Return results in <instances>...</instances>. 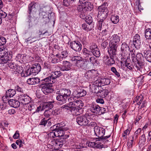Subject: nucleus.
Here are the masks:
<instances>
[{
	"instance_id": "obj_36",
	"label": "nucleus",
	"mask_w": 151,
	"mask_h": 151,
	"mask_svg": "<svg viewBox=\"0 0 151 151\" xmlns=\"http://www.w3.org/2000/svg\"><path fill=\"white\" fill-rule=\"evenodd\" d=\"M75 93V94L77 97H80L84 96L86 94V91L83 89H78Z\"/></svg>"
},
{
	"instance_id": "obj_49",
	"label": "nucleus",
	"mask_w": 151,
	"mask_h": 151,
	"mask_svg": "<svg viewBox=\"0 0 151 151\" xmlns=\"http://www.w3.org/2000/svg\"><path fill=\"white\" fill-rule=\"evenodd\" d=\"M110 20L113 23L116 24L119 21V17L117 15H112L110 18Z\"/></svg>"
},
{
	"instance_id": "obj_54",
	"label": "nucleus",
	"mask_w": 151,
	"mask_h": 151,
	"mask_svg": "<svg viewBox=\"0 0 151 151\" xmlns=\"http://www.w3.org/2000/svg\"><path fill=\"white\" fill-rule=\"evenodd\" d=\"M85 20L86 22L89 24H91L93 22V19L92 17L90 15L87 16L86 17Z\"/></svg>"
},
{
	"instance_id": "obj_35",
	"label": "nucleus",
	"mask_w": 151,
	"mask_h": 151,
	"mask_svg": "<svg viewBox=\"0 0 151 151\" xmlns=\"http://www.w3.org/2000/svg\"><path fill=\"white\" fill-rule=\"evenodd\" d=\"M105 19H101L98 21V29L101 30L105 28H107L106 25L105 24Z\"/></svg>"
},
{
	"instance_id": "obj_44",
	"label": "nucleus",
	"mask_w": 151,
	"mask_h": 151,
	"mask_svg": "<svg viewBox=\"0 0 151 151\" xmlns=\"http://www.w3.org/2000/svg\"><path fill=\"white\" fill-rule=\"evenodd\" d=\"M55 102L54 100L50 102H48L45 103L43 105L44 108H47L48 109H51L53 107V104Z\"/></svg>"
},
{
	"instance_id": "obj_4",
	"label": "nucleus",
	"mask_w": 151,
	"mask_h": 151,
	"mask_svg": "<svg viewBox=\"0 0 151 151\" xmlns=\"http://www.w3.org/2000/svg\"><path fill=\"white\" fill-rule=\"evenodd\" d=\"M110 40L109 43V47L108 48L110 50V52H114L116 51L117 48L118 46V44L120 40V38L117 34L113 35L110 38Z\"/></svg>"
},
{
	"instance_id": "obj_23",
	"label": "nucleus",
	"mask_w": 151,
	"mask_h": 151,
	"mask_svg": "<svg viewBox=\"0 0 151 151\" xmlns=\"http://www.w3.org/2000/svg\"><path fill=\"white\" fill-rule=\"evenodd\" d=\"M133 44L135 47L138 49L141 44L140 36L138 34H136L133 38Z\"/></svg>"
},
{
	"instance_id": "obj_60",
	"label": "nucleus",
	"mask_w": 151,
	"mask_h": 151,
	"mask_svg": "<svg viewBox=\"0 0 151 151\" xmlns=\"http://www.w3.org/2000/svg\"><path fill=\"white\" fill-rule=\"evenodd\" d=\"M6 42V38L3 37H0V46L5 45Z\"/></svg>"
},
{
	"instance_id": "obj_59",
	"label": "nucleus",
	"mask_w": 151,
	"mask_h": 151,
	"mask_svg": "<svg viewBox=\"0 0 151 151\" xmlns=\"http://www.w3.org/2000/svg\"><path fill=\"white\" fill-rule=\"evenodd\" d=\"M67 99H68V101L69 102V103H68V104H69L71 106H73L74 102L76 101L75 100H74L73 97H69Z\"/></svg>"
},
{
	"instance_id": "obj_58",
	"label": "nucleus",
	"mask_w": 151,
	"mask_h": 151,
	"mask_svg": "<svg viewBox=\"0 0 151 151\" xmlns=\"http://www.w3.org/2000/svg\"><path fill=\"white\" fill-rule=\"evenodd\" d=\"M88 147L95 148L96 142H92L90 141H87L86 144Z\"/></svg>"
},
{
	"instance_id": "obj_22",
	"label": "nucleus",
	"mask_w": 151,
	"mask_h": 151,
	"mask_svg": "<svg viewBox=\"0 0 151 151\" xmlns=\"http://www.w3.org/2000/svg\"><path fill=\"white\" fill-rule=\"evenodd\" d=\"M16 91L15 90L13 89H9V90L6 91V95L4 96H3L2 97V99L3 101H5L6 102L7 101L8 97H13L16 94Z\"/></svg>"
},
{
	"instance_id": "obj_64",
	"label": "nucleus",
	"mask_w": 151,
	"mask_h": 151,
	"mask_svg": "<svg viewBox=\"0 0 151 151\" xmlns=\"http://www.w3.org/2000/svg\"><path fill=\"white\" fill-rule=\"evenodd\" d=\"M86 12H84L83 11L81 12V13L80 14L79 16L81 19L85 20L86 19V17L87 16L86 15Z\"/></svg>"
},
{
	"instance_id": "obj_12",
	"label": "nucleus",
	"mask_w": 151,
	"mask_h": 151,
	"mask_svg": "<svg viewBox=\"0 0 151 151\" xmlns=\"http://www.w3.org/2000/svg\"><path fill=\"white\" fill-rule=\"evenodd\" d=\"M83 103L81 100H77L74 102L73 105L75 108L74 115H78L82 114L83 111Z\"/></svg>"
},
{
	"instance_id": "obj_39",
	"label": "nucleus",
	"mask_w": 151,
	"mask_h": 151,
	"mask_svg": "<svg viewBox=\"0 0 151 151\" xmlns=\"http://www.w3.org/2000/svg\"><path fill=\"white\" fill-rule=\"evenodd\" d=\"M109 93V91L107 89H104L101 87V90H100L98 95L99 96L102 98L106 97Z\"/></svg>"
},
{
	"instance_id": "obj_20",
	"label": "nucleus",
	"mask_w": 151,
	"mask_h": 151,
	"mask_svg": "<svg viewBox=\"0 0 151 151\" xmlns=\"http://www.w3.org/2000/svg\"><path fill=\"white\" fill-rule=\"evenodd\" d=\"M11 59V58L9 59L6 63L4 64L8 63L7 64L8 66L12 69V71H14V70H16L17 72L18 73H19L20 69H21L22 70V68L20 66H17L14 62H13L12 60H10Z\"/></svg>"
},
{
	"instance_id": "obj_1",
	"label": "nucleus",
	"mask_w": 151,
	"mask_h": 151,
	"mask_svg": "<svg viewBox=\"0 0 151 151\" xmlns=\"http://www.w3.org/2000/svg\"><path fill=\"white\" fill-rule=\"evenodd\" d=\"M71 92L68 89L62 88L60 89L56 93L58 95L56 96L57 100L59 101V103L62 105L66 103L67 99L69 97Z\"/></svg>"
},
{
	"instance_id": "obj_3",
	"label": "nucleus",
	"mask_w": 151,
	"mask_h": 151,
	"mask_svg": "<svg viewBox=\"0 0 151 151\" xmlns=\"http://www.w3.org/2000/svg\"><path fill=\"white\" fill-rule=\"evenodd\" d=\"M144 57L141 53H138L135 56V59L132 60L134 67L137 70H140L144 65Z\"/></svg>"
},
{
	"instance_id": "obj_5",
	"label": "nucleus",
	"mask_w": 151,
	"mask_h": 151,
	"mask_svg": "<svg viewBox=\"0 0 151 151\" xmlns=\"http://www.w3.org/2000/svg\"><path fill=\"white\" fill-rule=\"evenodd\" d=\"M0 64H4L12 57V53L11 52L7 51L5 48L0 47Z\"/></svg>"
},
{
	"instance_id": "obj_2",
	"label": "nucleus",
	"mask_w": 151,
	"mask_h": 151,
	"mask_svg": "<svg viewBox=\"0 0 151 151\" xmlns=\"http://www.w3.org/2000/svg\"><path fill=\"white\" fill-rule=\"evenodd\" d=\"M52 82L49 81V78H45L41 80L40 88L42 91L45 95L53 91V89L52 88Z\"/></svg>"
},
{
	"instance_id": "obj_25",
	"label": "nucleus",
	"mask_w": 151,
	"mask_h": 151,
	"mask_svg": "<svg viewBox=\"0 0 151 151\" xmlns=\"http://www.w3.org/2000/svg\"><path fill=\"white\" fill-rule=\"evenodd\" d=\"M38 5L34 2H31L28 6V12L29 14H31L32 12H36L38 9Z\"/></svg>"
},
{
	"instance_id": "obj_6",
	"label": "nucleus",
	"mask_w": 151,
	"mask_h": 151,
	"mask_svg": "<svg viewBox=\"0 0 151 151\" xmlns=\"http://www.w3.org/2000/svg\"><path fill=\"white\" fill-rule=\"evenodd\" d=\"M51 130L55 131L56 135L57 137H62L63 138H67L69 136L67 135H64L65 131H66L68 129L67 127L61 126L60 124L59 126L54 125L51 127Z\"/></svg>"
},
{
	"instance_id": "obj_21",
	"label": "nucleus",
	"mask_w": 151,
	"mask_h": 151,
	"mask_svg": "<svg viewBox=\"0 0 151 151\" xmlns=\"http://www.w3.org/2000/svg\"><path fill=\"white\" fill-rule=\"evenodd\" d=\"M60 108L63 110H65L68 113H71L73 115H74L75 113L74 111L75 110V108L74 107V106H71L69 104H67L63 105Z\"/></svg>"
},
{
	"instance_id": "obj_32",
	"label": "nucleus",
	"mask_w": 151,
	"mask_h": 151,
	"mask_svg": "<svg viewBox=\"0 0 151 151\" xmlns=\"http://www.w3.org/2000/svg\"><path fill=\"white\" fill-rule=\"evenodd\" d=\"M71 66V65L70 62L67 61H64L60 70L63 71L69 70L70 69Z\"/></svg>"
},
{
	"instance_id": "obj_7",
	"label": "nucleus",
	"mask_w": 151,
	"mask_h": 151,
	"mask_svg": "<svg viewBox=\"0 0 151 151\" xmlns=\"http://www.w3.org/2000/svg\"><path fill=\"white\" fill-rule=\"evenodd\" d=\"M73 61L75 62V65L79 68L86 69L87 67V64L84 60L83 58L80 56H75L72 58Z\"/></svg>"
},
{
	"instance_id": "obj_63",
	"label": "nucleus",
	"mask_w": 151,
	"mask_h": 151,
	"mask_svg": "<svg viewBox=\"0 0 151 151\" xmlns=\"http://www.w3.org/2000/svg\"><path fill=\"white\" fill-rule=\"evenodd\" d=\"M86 125L90 128H92L93 127L95 128L96 127H98L97 126V124L94 122H91L89 124H88Z\"/></svg>"
},
{
	"instance_id": "obj_14",
	"label": "nucleus",
	"mask_w": 151,
	"mask_h": 151,
	"mask_svg": "<svg viewBox=\"0 0 151 151\" xmlns=\"http://www.w3.org/2000/svg\"><path fill=\"white\" fill-rule=\"evenodd\" d=\"M99 74L98 71L95 70H92L88 71L85 74L86 78L91 81H95L99 77Z\"/></svg>"
},
{
	"instance_id": "obj_61",
	"label": "nucleus",
	"mask_w": 151,
	"mask_h": 151,
	"mask_svg": "<svg viewBox=\"0 0 151 151\" xmlns=\"http://www.w3.org/2000/svg\"><path fill=\"white\" fill-rule=\"evenodd\" d=\"M130 130V129L128 128L124 131L123 133L122 134V137L123 139H124L127 138V133L128 132H129Z\"/></svg>"
},
{
	"instance_id": "obj_41",
	"label": "nucleus",
	"mask_w": 151,
	"mask_h": 151,
	"mask_svg": "<svg viewBox=\"0 0 151 151\" xmlns=\"http://www.w3.org/2000/svg\"><path fill=\"white\" fill-rule=\"evenodd\" d=\"M64 138H61L56 139L57 146H58L59 147H61L63 144H65L66 142V139Z\"/></svg>"
},
{
	"instance_id": "obj_37",
	"label": "nucleus",
	"mask_w": 151,
	"mask_h": 151,
	"mask_svg": "<svg viewBox=\"0 0 151 151\" xmlns=\"http://www.w3.org/2000/svg\"><path fill=\"white\" fill-rule=\"evenodd\" d=\"M51 124V122L49 121V119L47 118H44L42 119L39 125L45 126L46 125L47 126H50Z\"/></svg>"
},
{
	"instance_id": "obj_34",
	"label": "nucleus",
	"mask_w": 151,
	"mask_h": 151,
	"mask_svg": "<svg viewBox=\"0 0 151 151\" xmlns=\"http://www.w3.org/2000/svg\"><path fill=\"white\" fill-rule=\"evenodd\" d=\"M141 52L144 54V56L146 60L149 62H151V51L143 49Z\"/></svg>"
},
{
	"instance_id": "obj_40",
	"label": "nucleus",
	"mask_w": 151,
	"mask_h": 151,
	"mask_svg": "<svg viewBox=\"0 0 151 151\" xmlns=\"http://www.w3.org/2000/svg\"><path fill=\"white\" fill-rule=\"evenodd\" d=\"M144 99V97L142 95L137 96L134 98L133 102H136L138 105H140Z\"/></svg>"
},
{
	"instance_id": "obj_38",
	"label": "nucleus",
	"mask_w": 151,
	"mask_h": 151,
	"mask_svg": "<svg viewBox=\"0 0 151 151\" xmlns=\"http://www.w3.org/2000/svg\"><path fill=\"white\" fill-rule=\"evenodd\" d=\"M16 60L17 61L22 63L26 61V56L24 54H19L16 56Z\"/></svg>"
},
{
	"instance_id": "obj_28",
	"label": "nucleus",
	"mask_w": 151,
	"mask_h": 151,
	"mask_svg": "<svg viewBox=\"0 0 151 151\" xmlns=\"http://www.w3.org/2000/svg\"><path fill=\"white\" fill-rule=\"evenodd\" d=\"M130 52H122V58L121 63L123 64L126 61H130Z\"/></svg>"
},
{
	"instance_id": "obj_51",
	"label": "nucleus",
	"mask_w": 151,
	"mask_h": 151,
	"mask_svg": "<svg viewBox=\"0 0 151 151\" xmlns=\"http://www.w3.org/2000/svg\"><path fill=\"white\" fill-rule=\"evenodd\" d=\"M124 64H125V65L127 67L129 70H132L134 67V65H132L131 62V60L129 61H126L125 63H123Z\"/></svg>"
},
{
	"instance_id": "obj_42",
	"label": "nucleus",
	"mask_w": 151,
	"mask_h": 151,
	"mask_svg": "<svg viewBox=\"0 0 151 151\" xmlns=\"http://www.w3.org/2000/svg\"><path fill=\"white\" fill-rule=\"evenodd\" d=\"M86 61H89L93 65H98V63H99L98 61L96 59V58L93 55L90 57L88 59V60H87Z\"/></svg>"
},
{
	"instance_id": "obj_52",
	"label": "nucleus",
	"mask_w": 151,
	"mask_h": 151,
	"mask_svg": "<svg viewBox=\"0 0 151 151\" xmlns=\"http://www.w3.org/2000/svg\"><path fill=\"white\" fill-rule=\"evenodd\" d=\"M91 52L92 54L96 57H99L101 55L100 50L98 47L97 48H96L95 50H94Z\"/></svg>"
},
{
	"instance_id": "obj_19",
	"label": "nucleus",
	"mask_w": 151,
	"mask_h": 151,
	"mask_svg": "<svg viewBox=\"0 0 151 151\" xmlns=\"http://www.w3.org/2000/svg\"><path fill=\"white\" fill-rule=\"evenodd\" d=\"M61 75V73L60 71H52L50 74V75L46 78H49L50 81H51L52 83H54L55 82L56 79L60 77Z\"/></svg>"
},
{
	"instance_id": "obj_15",
	"label": "nucleus",
	"mask_w": 151,
	"mask_h": 151,
	"mask_svg": "<svg viewBox=\"0 0 151 151\" xmlns=\"http://www.w3.org/2000/svg\"><path fill=\"white\" fill-rule=\"evenodd\" d=\"M70 48L76 52H80L82 49V45L80 42L74 40L70 42Z\"/></svg>"
},
{
	"instance_id": "obj_47",
	"label": "nucleus",
	"mask_w": 151,
	"mask_h": 151,
	"mask_svg": "<svg viewBox=\"0 0 151 151\" xmlns=\"http://www.w3.org/2000/svg\"><path fill=\"white\" fill-rule=\"evenodd\" d=\"M45 7H44L43 8H41L40 9V15L42 16L43 18L47 17L48 16L47 12V11L45 12Z\"/></svg>"
},
{
	"instance_id": "obj_24",
	"label": "nucleus",
	"mask_w": 151,
	"mask_h": 151,
	"mask_svg": "<svg viewBox=\"0 0 151 151\" xmlns=\"http://www.w3.org/2000/svg\"><path fill=\"white\" fill-rule=\"evenodd\" d=\"M81 1V0H80ZM82 4H83V9L85 10L88 11H91L93 8V6L91 4V1H81Z\"/></svg>"
},
{
	"instance_id": "obj_29",
	"label": "nucleus",
	"mask_w": 151,
	"mask_h": 151,
	"mask_svg": "<svg viewBox=\"0 0 151 151\" xmlns=\"http://www.w3.org/2000/svg\"><path fill=\"white\" fill-rule=\"evenodd\" d=\"M94 86L92 87L91 90L93 93L99 94L101 89V86L98 85L99 83L96 82V80L94 83Z\"/></svg>"
},
{
	"instance_id": "obj_50",
	"label": "nucleus",
	"mask_w": 151,
	"mask_h": 151,
	"mask_svg": "<svg viewBox=\"0 0 151 151\" xmlns=\"http://www.w3.org/2000/svg\"><path fill=\"white\" fill-rule=\"evenodd\" d=\"M143 132V134L139 138V142L140 145L141 146L145 144L146 140L145 134H144V132Z\"/></svg>"
},
{
	"instance_id": "obj_62",
	"label": "nucleus",
	"mask_w": 151,
	"mask_h": 151,
	"mask_svg": "<svg viewBox=\"0 0 151 151\" xmlns=\"http://www.w3.org/2000/svg\"><path fill=\"white\" fill-rule=\"evenodd\" d=\"M4 101V102L1 103L0 104V109L2 110L6 109V103L7 101H6V102L5 101Z\"/></svg>"
},
{
	"instance_id": "obj_43",
	"label": "nucleus",
	"mask_w": 151,
	"mask_h": 151,
	"mask_svg": "<svg viewBox=\"0 0 151 151\" xmlns=\"http://www.w3.org/2000/svg\"><path fill=\"white\" fill-rule=\"evenodd\" d=\"M121 50L122 52H130L129 47L128 45L125 42L122 44Z\"/></svg>"
},
{
	"instance_id": "obj_27",
	"label": "nucleus",
	"mask_w": 151,
	"mask_h": 151,
	"mask_svg": "<svg viewBox=\"0 0 151 151\" xmlns=\"http://www.w3.org/2000/svg\"><path fill=\"white\" fill-rule=\"evenodd\" d=\"M30 68L32 73L37 74L41 70V67L40 64L36 63L34 64Z\"/></svg>"
},
{
	"instance_id": "obj_9",
	"label": "nucleus",
	"mask_w": 151,
	"mask_h": 151,
	"mask_svg": "<svg viewBox=\"0 0 151 151\" xmlns=\"http://www.w3.org/2000/svg\"><path fill=\"white\" fill-rule=\"evenodd\" d=\"M89 106L90 110L91 112L93 113L98 114L99 115L104 113L106 111L105 108L100 107L96 104L92 103Z\"/></svg>"
},
{
	"instance_id": "obj_45",
	"label": "nucleus",
	"mask_w": 151,
	"mask_h": 151,
	"mask_svg": "<svg viewBox=\"0 0 151 151\" xmlns=\"http://www.w3.org/2000/svg\"><path fill=\"white\" fill-rule=\"evenodd\" d=\"M32 73L30 68H29L24 71L22 70L21 73V75L22 77H26L30 75Z\"/></svg>"
},
{
	"instance_id": "obj_11",
	"label": "nucleus",
	"mask_w": 151,
	"mask_h": 151,
	"mask_svg": "<svg viewBox=\"0 0 151 151\" xmlns=\"http://www.w3.org/2000/svg\"><path fill=\"white\" fill-rule=\"evenodd\" d=\"M68 56V52L66 50H63L61 54L58 53L55 55L56 58H54L51 60L52 63H56L65 59Z\"/></svg>"
},
{
	"instance_id": "obj_17",
	"label": "nucleus",
	"mask_w": 151,
	"mask_h": 151,
	"mask_svg": "<svg viewBox=\"0 0 151 151\" xmlns=\"http://www.w3.org/2000/svg\"><path fill=\"white\" fill-rule=\"evenodd\" d=\"M94 131L95 135L98 137L99 139H100L104 135L105 132V129L99 126L94 128Z\"/></svg>"
},
{
	"instance_id": "obj_55",
	"label": "nucleus",
	"mask_w": 151,
	"mask_h": 151,
	"mask_svg": "<svg viewBox=\"0 0 151 151\" xmlns=\"http://www.w3.org/2000/svg\"><path fill=\"white\" fill-rule=\"evenodd\" d=\"M134 137L133 136L131 137H130L127 142V146L128 147H131L132 146V144L133 142Z\"/></svg>"
},
{
	"instance_id": "obj_10",
	"label": "nucleus",
	"mask_w": 151,
	"mask_h": 151,
	"mask_svg": "<svg viewBox=\"0 0 151 151\" xmlns=\"http://www.w3.org/2000/svg\"><path fill=\"white\" fill-rule=\"evenodd\" d=\"M110 50H108L107 51L109 57L108 56H105L104 59L106 64L108 66H111L115 63L114 58L115 56L116 55V51L114 52L113 53L112 52H110Z\"/></svg>"
},
{
	"instance_id": "obj_53",
	"label": "nucleus",
	"mask_w": 151,
	"mask_h": 151,
	"mask_svg": "<svg viewBox=\"0 0 151 151\" xmlns=\"http://www.w3.org/2000/svg\"><path fill=\"white\" fill-rule=\"evenodd\" d=\"M98 47V46L95 43H93L90 44L89 47V49L90 51L92 52Z\"/></svg>"
},
{
	"instance_id": "obj_26",
	"label": "nucleus",
	"mask_w": 151,
	"mask_h": 151,
	"mask_svg": "<svg viewBox=\"0 0 151 151\" xmlns=\"http://www.w3.org/2000/svg\"><path fill=\"white\" fill-rule=\"evenodd\" d=\"M96 82L99 83L98 85L103 86L109 84L111 83L110 79L108 78H103L101 79H97Z\"/></svg>"
},
{
	"instance_id": "obj_33",
	"label": "nucleus",
	"mask_w": 151,
	"mask_h": 151,
	"mask_svg": "<svg viewBox=\"0 0 151 151\" xmlns=\"http://www.w3.org/2000/svg\"><path fill=\"white\" fill-rule=\"evenodd\" d=\"M7 101L9 105L12 107L14 108H17L20 105V103L19 101L16 100H9L8 99Z\"/></svg>"
},
{
	"instance_id": "obj_48",
	"label": "nucleus",
	"mask_w": 151,
	"mask_h": 151,
	"mask_svg": "<svg viewBox=\"0 0 151 151\" xmlns=\"http://www.w3.org/2000/svg\"><path fill=\"white\" fill-rule=\"evenodd\" d=\"M90 24L88 25L86 23L82 24L81 27V29H83L87 32L91 30V27L90 26Z\"/></svg>"
},
{
	"instance_id": "obj_46",
	"label": "nucleus",
	"mask_w": 151,
	"mask_h": 151,
	"mask_svg": "<svg viewBox=\"0 0 151 151\" xmlns=\"http://www.w3.org/2000/svg\"><path fill=\"white\" fill-rule=\"evenodd\" d=\"M145 35L146 40L151 39V29L148 28L146 29Z\"/></svg>"
},
{
	"instance_id": "obj_8",
	"label": "nucleus",
	"mask_w": 151,
	"mask_h": 151,
	"mask_svg": "<svg viewBox=\"0 0 151 151\" xmlns=\"http://www.w3.org/2000/svg\"><path fill=\"white\" fill-rule=\"evenodd\" d=\"M107 3H104L101 6H99L98 8L99 11L97 17L99 18L105 19L107 16L108 13L107 8Z\"/></svg>"
},
{
	"instance_id": "obj_31",
	"label": "nucleus",
	"mask_w": 151,
	"mask_h": 151,
	"mask_svg": "<svg viewBox=\"0 0 151 151\" xmlns=\"http://www.w3.org/2000/svg\"><path fill=\"white\" fill-rule=\"evenodd\" d=\"M41 82L40 79L37 77L30 78L27 81V83L29 85H35L39 83L40 84Z\"/></svg>"
},
{
	"instance_id": "obj_56",
	"label": "nucleus",
	"mask_w": 151,
	"mask_h": 151,
	"mask_svg": "<svg viewBox=\"0 0 151 151\" xmlns=\"http://www.w3.org/2000/svg\"><path fill=\"white\" fill-rule=\"evenodd\" d=\"M111 70L115 76L118 77H119L120 75L119 73L117 71L116 68L114 67H112L111 68Z\"/></svg>"
},
{
	"instance_id": "obj_18",
	"label": "nucleus",
	"mask_w": 151,
	"mask_h": 151,
	"mask_svg": "<svg viewBox=\"0 0 151 151\" xmlns=\"http://www.w3.org/2000/svg\"><path fill=\"white\" fill-rule=\"evenodd\" d=\"M76 121L80 126H85L89 122L88 119L85 116H79L76 118Z\"/></svg>"
},
{
	"instance_id": "obj_16",
	"label": "nucleus",
	"mask_w": 151,
	"mask_h": 151,
	"mask_svg": "<svg viewBox=\"0 0 151 151\" xmlns=\"http://www.w3.org/2000/svg\"><path fill=\"white\" fill-rule=\"evenodd\" d=\"M18 99L23 104H29L31 100L30 97L29 96L23 93L19 95Z\"/></svg>"
},
{
	"instance_id": "obj_30",
	"label": "nucleus",
	"mask_w": 151,
	"mask_h": 151,
	"mask_svg": "<svg viewBox=\"0 0 151 151\" xmlns=\"http://www.w3.org/2000/svg\"><path fill=\"white\" fill-rule=\"evenodd\" d=\"M82 52L83 57L85 59V60L86 61L92 55V52L86 48H83Z\"/></svg>"
},
{
	"instance_id": "obj_57",
	"label": "nucleus",
	"mask_w": 151,
	"mask_h": 151,
	"mask_svg": "<svg viewBox=\"0 0 151 151\" xmlns=\"http://www.w3.org/2000/svg\"><path fill=\"white\" fill-rule=\"evenodd\" d=\"M102 32L101 33L102 36H105L107 35L108 37H110V34L107 30L106 28L103 29H102Z\"/></svg>"
},
{
	"instance_id": "obj_13",
	"label": "nucleus",
	"mask_w": 151,
	"mask_h": 151,
	"mask_svg": "<svg viewBox=\"0 0 151 151\" xmlns=\"http://www.w3.org/2000/svg\"><path fill=\"white\" fill-rule=\"evenodd\" d=\"M46 32H43V31L40 30H39V32L35 31L32 32L30 37L27 39V42L29 43V41L30 40L32 41V40H33L32 42H29L31 43L36 41L39 40L40 38V35L45 34Z\"/></svg>"
}]
</instances>
